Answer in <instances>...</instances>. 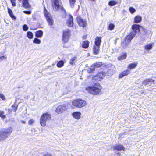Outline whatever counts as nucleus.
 <instances>
[{
    "mask_svg": "<svg viewBox=\"0 0 156 156\" xmlns=\"http://www.w3.org/2000/svg\"><path fill=\"white\" fill-rule=\"evenodd\" d=\"M67 24L69 27H72L73 26V18L72 15L69 14V19L67 22Z\"/></svg>",
    "mask_w": 156,
    "mask_h": 156,
    "instance_id": "nucleus-15",
    "label": "nucleus"
},
{
    "mask_svg": "<svg viewBox=\"0 0 156 156\" xmlns=\"http://www.w3.org/2000/svg\"><path fill=\"white\" fill-rule=\"evenodd\" d=\"M130 71L129 69L124 71L120 73L119 75V78H121L124 77L125 76H127L130 73Z\"/></svg>",
    "mask_w": 156,
    "mask_h": 156,
    "instance_id": "nucleus-14",
    "label": "nucleus"
},
{
    "mask_svg": "<svg viewBox=\"0 0 156 156\" xmlns=\"http://www.w3.org/2000/svg\"><path fill=\"white\" fill-rule=\"evenodd\" d=\"M129 10L131 14L134 13L136 12V9L133 7H130L129 8Z\"/></svg>",
    "mask_w": 156,
    "mask_h": 156,
    "instance_id": "nucleus-38",
    "label": "nucleus"
},
{
    "mask_svg": "<svg viewBox=\"0 0 156 156\" xmlns=\"http://www.w3.org/2000/svg\"><path fill=\"white\" fill-rule=\"evenodd\" d=\"M51 118L50 114L47 113L43 114L40 118V122L42 126H46V122L47 121L50 119Z\"/></svg>",
    "mask_w": 156,
    "mask_h": 156,
    "instance_id": "nucleus-4",
    "label": "nucleus"
},
{
    "mask_svg": "<svg viewBox=\"0 0 156 156\" xmlns=\"http://www.w3.org/2000/svg\"><path fill=\"white\" fill-rule=\"evenodd\" d=\"M64 62L63 60H60L58 62L57 64V66L59 68H61L64 66Z\"/></svg>",
    "mask_w": 156,
    "mask_h": 156,
    "instance_id": "nucleus-34",
    "label": "nucleus"
},
{
    "mask_svg": "<svg viewBox=\"0 0 156 156\" xmlns=\"http://www.w3.org/2000/svg\"><path fill=\"white\" fill-rule=\"evenodd\" d=\"M0 98L3 101L5 100V98L4 95L1 93H0Z\"/></svg>",
    "mask_w": 156,
    "mask_h": 156,
    "instance_id": "nucleus-44",
    "label": "nucleus"
},
{
    "mask_svg": "<svg viewBox=\"0 0 156 156\" xmlns=\"http://www.w3.org/2000/svg\"><path fill=\"white\" fill-rule=\"evenodd\" d=\"M22 122L24 123H25V121H23Z\"/></svg>",
    "mask_w": 156,
    "mask_h": 156,
    "instance_id": "nucleus-52",
    "label": "nucleus"
},
{
    "mask_svg": "<svg viewBox=\"0 0 156 156\" xmlns=\"http://www.w3.org/2000/svg\"><path fill=\"white\" fill-rule=\"evenodd\" d=\"M118 3V2L115 0H110L108 3L109 5L112 6L116 5Z\"/></svg>",
    "mask_w": 156,
    "mask_h": 156,
    "instance_id": "nucleus-27",
    "label": "nucleus"
},
{
    "mask_svg": "<svg viewBox=\"0 0 156 156\" xmlns=\"http://www.w3.org/2000/svg\"><path fill=\"white\" fill-rule=\"evenodd\" d=\"M105 75H106V73L105 72H100L96 76L93 77L92 80L93 81L95 80V81H101V80L102 79Z\"/></svg>",
    "mask_w": 156,
    "mask_h": 156,
    "instance_id": "nucleus-8",
    "label": "nucleus"
},
{
    "mask_svg": "<svg viewBox=\"0 0 156 156\" xmlns=\"http://www.w3.org/2000/svg\"><path fill=\"white\" fill-rule=\"evenodd\" d=\"M117 154H120V153H117Z\"/></svg>",
    "mask_w": 156,
    "mask_h": 156,
    "instance_id": "nucleus-54",
    "label": "nucleus"
},
{
    "mask_svg": "<svg viewBox=\"0 0 156 156\" xmlns=\"http://www.w3.org/2000/svg\"><path fill=\"white\" fill-rule=\"evenodd\" d=\"M81 113L79 112H74L72 114L73 117L77 119H79L80 118Z\"/></svg>",
    "mask_w": 156,
    "mask_h": 156,
    "instance_id": "nucleus-19",
    "label": "nucleus"
},
{
    "mask_svg": "<svg viewBox=\"0 0 156 156\" xmlns=\"http://www.w3.org/2000/svg\"><path fill=\"white\" fill-rule=\"evenodd\" d=\"M23 12L26 14H30L31 13V11L30 10H29L28 11H24Z\"/></svg>",
    "mask_w": 156,
    "mask_h": 156,
    "instance_id": "nucleus-43",
    "label": "nucleus"
},
{
    "mask_svg": "<svg viewBox=\"0 0 156 156\" xmlns=\"http://www.w3.org/2000/svg\"><path fill=\"white\" fill-rule=\"evenodd\" d=\"M95 69L94 66L92 65L88 69L87 71L89 73H93L95 71Z\"/></svg>",
    "mask_w": 156,
    "mask_h": 156,
    "instance_id": "nucleus-28",
    "label": "nucleus"
},
{
    "mask_svg": "<svg viewBox=\"0 0 156 156\" xmlns=\"http://www.w3.org/2000/svg\"><path fill=\"white\" fill-rule=\"evenodd\" d=\"M89 42L87 41H84L83 42L82 46L84 48L86 49L89 46Z\"/></svg>",
    "mask_w": 156,
    "mask_h": 156,
    "instance_id": "nucleus-24",
    "label": "nucleus"
},
{
    "mask_svg": "<svg viewBox=\"0 0 156 156\" xmlns=\"http://www.w3.org/2000/svg\"><path fill=\"white\" fill-rule=\"evenodd\" d=\"M28 0H23L22 4L23 7L27 8H30L31 5L29 3Z\"/></svg>",
    "mask_w": 156,
    "mask_h": 156,
    "instance_id": "nucleus-18",
    "label": "nucleus"
},
{
    "mask_svg": "<svg viewBox=\"0 0 156 156\" xmlns=\"http://www.w3.org/2000/svg\"><path fill=\"white\" fill-rule=\"evenodd\" d=\"M52 5L55 11H58L60 7L59 2L60 0H51Z\"/></svg>",
    "mask_w": 156,
    "mask_h": 156,
    "instance_id": "nucleus-9",
    "label": "nucleus"
},
{
    "mask_svg": "<svg viewBox=\"0 0 156 156\" xmlns=\"http://www.w3.org/2000/svg\"><path fill=\"white\" fill-rule=\"evenodd\" d=\"M18 107V105L16 104V103H15L14 104H13L12 106V108L13 110H14V112L15 113H16V111Z\"/></svg>",
    "mask_w": 156,
    "mask_h": 156,
    "instance_id": "nucleus-36",
    "label": "nucleus"
},
{
    "mask_svg": "<svg viewBox=\"0 0 156 156\" xmlns=\"http://www.w3.org/2000/svg\"><path fill=\"white\" fill-rule=\"evenodd\" d=\"M129 42L126 40H124L123 41H122L121 43V45L124 48H125L126 47L128 43Z\"/></svg>",
    "mask_w": 156,
    "mask_h": 156,
    "instance_id": "nucleus-25",
    "label": "nucleus"
},
{
    "mask_svg": "<svg viewBox=\"0 0 156 156\" xmlns=\"http://www.w3.org/2000/svg\"><path fill=\"white\" fill-rule=\"evenodd\" d=\"M114 73V71L112 69H109L107 72L106 75L108 76H110L113 75Z\"/></svg>",
    "mask_w": 156,
    "mask_h": 156,
    "instance_id": "nucleus-29",
    "label": "nucleus"
},
{
    "mask_svg": "<svg viewBox=\"0 0 156 156\" xmlns=\"http://www.w3.org/2000/svg\"><path fill=\"white\" fill-rule=\"evenodd\" d=\"M27 37L29 39H32L33 38V34L31 31H28L27 32Z\"/></svg>",
    "mask_w": 156,
    "mask_h": 156,
    "instance_id": "nucleus-31",
    "label": "nucleus"
},
{
    "mask_svg": "<svg viewBox=\"0 0 156 156\" xmlns=\"http://www.w3.org/2000/svg\"><path fill=\"white\" fill-rule=\"evenodd\" d=\"M100 46L94 45L93 46V51L94 54L97 55L99 53Z\"/></svg>",
    "mask_w": 156,
    "mask_h": 156,
    "instance_id": "nucleus-21",
    "label": "nucleus"
},
{
    "mask_svg": "<svg viewBox=\"0 0 156 156\" xmlns=\"http://www.w3.org/2000/svg\"><path fill=\"white\" fill-rule=\"evenodd\" d=\"M44 14L45 17L48 22V25L52 26L53 24V20L52 17L50 13L46 9L45 7H44Z\"/></svg>",
    "mask_w": 156,
    "mask_h": 156,
    "instance_id": "nucleus-5",
    "label": "nucleus"
},
{
    "mask_svg": "<svg viewBox=\"0 0 156 156\" xmlns=\"http://www.w3.org/2000/svg\"><path fill=\"white\" fill-rule=\"evenodd\" d=\"M33 43L36 44H39L41 43V40L38 38V37L35 38L33 41Z\"/></svg>",
    "mask_w": 156,
    "mask_h": 156,
    "instance_id": "nucleus-33",
    "label": "nucleus"
},
{
    "mask_svg": "<svg viewBox=\"0 0 156 156\" xmlns=\"http://www.w3.org/2000/svg\"><path fill=\"white\" fill-rule=\"evenodd\" d=\"M73 105L77 107H83L86 105V102L82 99H77L73 100L72 102Z\"/></svg>",
    "mask_w": 156,
    "mask_h": 156,
    "instance_id": "nucleus-7",
    "label": "nucleus"
},
{
    "mask_svg": "<svg viewBox=\"0 0 156 156\" xmlns=\"http://www.w3.org/2000/svg\"><path fill=\"white\" fill-rule=\"evenodd\" d=\"M62 40L63 43H67L69 41L71 35L69 30L66 29L63 30Z\"/></svg>",
    "mask_w": 156,
    "mask_h": 156,
    "instance_id": "nucleus-6",
    "label": "nucleus"
},
{
    "mask_svg": "<svg viewBox=\"0 0 156 156\" xmlns=\"http://www.w3.org/2000/svg\"><path fill=\"white\" fill-rule=\"evenodd\" d=\"M101 86L98 83H95L93 86L88 87L86 90L90 94L94 95L99 94L101 90Z\"/></svg>",
    "mask_w": 156,
    "mask_h": 156,
    "instance_id": "nucleus-2",
    "label": "nucleus"
},
{
    "mask_svg": "<svg viewBox=\"0 0 156 156\" xmlns=\"http://www.w3.org/2000/svg\"><path fill=\"white\" fill-rule=\"evenodd\" d=\"M69 2L70 6L71 8H73L74 7L75 4L76 0H69Z\"/></svg>",
    "mask_w": 156,
    "mask_h": 156,
    "instance_id": "nucleus-32",
    "label": "nucleus"
},
{
    "mask_svg": "<svg viewBox=\"0 0 156 156\" xmlns=\"http://www.w3.org/2000/svg\"><path fill=\"white\" fill-rule=\"evenodd\" d=\"M115 27V25L112 23H110L108 26V29L110 30H112L114 29Z\"/></svg>",
    "mask_w": 156,
    "mask_h": 156,
    "instance_id": "nucleus-35",
    "label": "nucleus"
},
{
    "mask_svg": "<svg viewBox=\"0 0 156 156\" xmlns=\"http://www.w3.org/2000/svg\"><path fill=\"white\" fill-rule=\"evenodd\" d=\"M76 59V57H74L70 59V61L69 62L70 64L72 65H73L74 64V62Z\"/></svg>",
    "mask_w": 156,
    "mask_h": 156,
    "instance_id": "nucleus-37",
    "label": "nucleus"
},
{
    "mask_svg": "<svg viewBox=\"0 0 156 156\" xmlns=\"http://www.w3.org/2000/svg\"><path fill=\"white\" fill-rule=\"evenodd\" d=\"M8 112H9V113H11L12 111V110L10 108H9L8 110Z\"/></svg>",
    "mask_w": 156,
    "mask_h": 156,
    "instance_id": "nucleus-50",
    "label": "nucleus"
},
{
    "mask_svg": "<svg viewBox=\"0 0 156 156\" xmlns=\"http://www.w3.org/2000/svg\"><path fill=\"white\" fill-rule=\"evenodd\" d=\"M60 9L61 11H63L64 12V13L65 14V15H66V10L64 8L60 5Z\"/></svg>",
    "mask_w": 156,
    "mask_h": 156,
    "instance_id": "nucleus-46",
    "label": "nucleus"
},
{
    "mask_svg": "<svg viewBox=\"0 0 156 156\" xmlns=\"http://www.w3.org/2000/svg\"><path fill=\"white\" fill-rule=\"evenodd\" d=\"M43 32L42 30H39L35 33V36L38 38H41L43 35Z\"/></svg>",
    "mask_w": 156,
    "mask_h": 156,
    "instance_id": "nucleus-22",
    "label": "nucleus"
},
{
    "mask_svg": "<svg viewBox=\"0 0 156 156\" xmlns=\"http://www.w3.org/2000/svg\"><path fill=\"white\" fill-rule=\"evenodd\" d=\"M12 129L10 127L7 129H5L3 131L0 132V141L6 139L8 136L12 133Z\"/></svg>",
    "mask_w": 156,
    "mask_h": 156,
    "instance_id": "nucleus-3",
    "label": "nucleus"
},
{
    "mask_svg": "<svg viewBox=\"0 0 156 156\" xmlns=\"http://www.w3.org/2000/svg\"><path fill=\"white\" fill-rule=\"evenodd\" d=\"M140 25L139 24H133L132 26V28L133 31L131 32L127 36L125 40H126L129 42H130L131 41L135 36L136 35L140 32Z\"/></svg>",
    "mask_w": 156,
    "mask_h": 156,
    "instance_id": "nucleus-1",
    "label": "nucleus"
},
{
    "mask_svg": "<svg viewBox=\"0 0 156 156\" xmlns=\"http://www.w3.org/2000/svg\"><path fill=\"white\" fill-rule=\"evenodd\" d=\"M76 20L78 25L83 28L85 27L87 25L86 20L83 19L80 16L77 17Z\"/></svg>",
    "mask_w": 156,
    "mask_h": 156,
    "instance_id": "nucleus-11",
    "label": "nucleus"
},
{
    "mask_svg": "<svg viewBox=\"0 0 156 156\" xmlns=\"http://www.w3.org/2000/svg\"><path fill=\"white\" fill-rule=\"evenodd\" d=\"M140 40L142 41L140 43V44H142L143 41L145 40V38L144 36L142 35L141 36Z\"/></svg>",
    "mask_w": 156,
    "mask_h": 156,
    "instance_id": "nucleus-41",
    "label": "nucleus"
},
{
    "mask_svg": "<svg viewBox=\"0 0 156 156\" xmlns=\"http://www.w3.org/2000/svg\"><path fill=\"white\" fill-rule=\"evenodd\" d=\"M93 66H94L95 69L97 67H100L101 66V65L99 64L98 63L94 64L93 65Z\"/></svg>",
    "mask_w": 156,
    "mask_h": 156,
    "instance_id": "nucleus-45",
    "label": "nucleus"
},
{
    "mask_svg": "<svg viewBox=\"0 0 156 156\" xmlns=\"http://www.w3.org/2000/svg\"><path fill=\"white\" fill-rule=\"evenodd\" d=\"M6 57L4 56H1L0 57V62H1L4 59H6Z\"/></svg>",
    "mask_w": 156,
    "mask_h": 156,
    "instance_id": "nucleus-47",
    "label": "nucleus"
},
{
    "mask_svg": "<svg viewBox=\"0 0 156 156\" xmlns=\"http://www.w3.org/2000/svg\"><path fill=\"white\" fill-rule=\"evenodd\" d=\"M43 156H52L51 155L49 154H44Z\"/></svg>",
    "mask_w": 156,
    "mask_h": 156,
    "instance_id": "nucleus-51",
    "label": "nucleus"
},
{
    "mask_svg": "<svg viewBox=\"0 0 156 156\" xmlns=\"http://www.w3.org/2000/svg\"><path fill=\"white\" fill-rule=\"evenodd\" d=\"M153 47V45L152 43H150L149 44H147L145 45L144 48L145 49L149 51Z\"/></svg>",
    "mask_w": 156,
    "mask_h": 156,
    "instance_id": "nucleus-26",
    "label": "nucleus"
},
{
    "mask_svg": "<svg viewBox=\"0 0 156 156\" xmlns=\"http://www.w3.org/2000/svg\"><path fill=\"white\" fill-rule=\"evenodd\" d=\"M126 133L125 132L123 133H120L119 135V137H121L122 135H126Z\"/></svg>",
    "mask_w": 156,
    "mask_h": 156,
    "instance_id": "nucleus-49",
    "label": "nucleus"
},
{
    "mask_svg": "<svg viewBox=\"0 0 156 156\" xmlns=\"http://www.w3.org/2000/svg\"><path fill=\"white\" fill-rule=\"evenodd\" d=\"M137 64V62H135L129 64L128 65V69L130 70L131 69L135 68L136 67Z\"/></svg>",
    "mask_w": 156,
    "mask_h": 156,
    "instance_id": "nucleus-23",
    "label": "nucleus"
},
{
    "mask_svg": "<svg viewBox=\"0 0 156 156\" xmlns=\"http://www.w3.org/2000/svg\"><path fill=\"white\" fill-rule=\"evenodd\" d=\"M67 109L66 106L65 104H62L58 106L56 108L55 111L58 114L62 113Z\"/></svg>",
    "mask_w": 156,
    "mask_h": 156,
    "instance_id": "nucleus-10",
    "label": "nucleus"
},
{
    "mask_svg": "<svg viewBox=\"0 0 156 156\" xmlns=\"http://www.w3.org/2000/svg\"><path fill=\"white\" fill-rule=\"evenodd\" d=\"M34 122V121L33 119L30 120L28 121V123L29 125H31Z\"/></svg>",
    "mask_w": 156,
    "mask_h": 156,
    "instance_id": "nucleus-48",
    "label": "nucleus"
},
{
    "mask_svg": "<svg viewBox=\"0 0 156 156\" xmlns=\"http://www.w3.org/2000/svg\"><path fill=\"white\" fill-rule=\"evenodd\" d=\"M8 13L10 17L14 20L16 19V17L13 14L12 10L9 8H7Z\"/></svg>",
    "mask_w": 156,
    "mask_h": 156,
    "instance_id": "nucleus-16",
    "label": "nucleus"
},
{
    "mask_svg": "<svg viewBox=\"0 0 156 156\" xmlns=\"http://www.w3.org/2000/svg\"><path fill=\"white\" fill-rule=\"evenodd\" d=\"M142 17L139 15L136 16L134 18V22L137 23H140L142 21Z\"/></svg>",
    "mask_w": 156,
    "mask_h": 156,
    "instance_id": "nucleus-20",
    "label": "nucleus"
},
{
    "mask_svg": "<svg viewBox=\"0 0 156 156\" xmlns=\"http://www.w3.org/2000/svg\"><path fill=\"white\" fill-rule=\"evenodd\" d=\"M12 6L15 7L16 6L15 2L16 0H10Z\"/></svg>",
    "mask_w": 156,
    "mask_h": 156,
    "instance_id": "nucleus-42",
    "label": "nucleus"
},
{
    "mask_svg": "<svg viewBox=\"0 0 156 156\" xmlns=\"http://www.w3.org/2000/svg\"><path fill=\"white\" fill-rule=\"evenodd\" d=\"M113 149L115 150H117L118 151H120L122 150L124 151L125 150V147L122 144H116L113 147Z\"/></svg>",
    "mask_w": 156,
    "mask_h": 156,
    "instance_id": "nucleus-12",
    "label": "nucleus"
},
{
    "mask_svg": "<svg viewBox=\"0 0 156 156\" xmlns=\"http://www.w3.org/2000/svg\"><path fill=\"white\" fill-rule=\"evenodd\" d=\"M18 1H19L20 2H21L22 0H18Z\"/></svg>",
    "mask_w": 156,
    "mask_h": 156,
    "instance_id": "nucleus-53",
    "label": "nucleus"
},
{
    "mask_svg": "<svg viewBox=\"0 0 156 156\" xmlns=\"http://www.w3.org/2000/svg\"><path fill=\"white\" fill-rule=\"evenodd\" d=\"M154 80L152 79H147L144 80V81H143L142 84L145 85V86L147 85L151 86L152 84V83L154 82Z\"/></svg>",
    "mask_w": 156,
    "mask_h": 156,
    "instance_id": "nucleus-13",
    "label": "nucleus"
},
{
    "mask_svg": "<svg viewBox=\"0 0 156 156\" xmlns=\"http://www.w3.org/2000/svg\"><path fill=\"white\" fill-rule=\"evenodd\" d=\"M127 57V54L126 53H124L121 55L120 56L118 57V59L119 60H123L125 59Z\"/></svg>",
    "mask_w": 156,
    "mask_h": 156,
    "instance_id": "nucleus-30",
    "label": "nucleus"
},
{
    "mask_svg": "<svg viewBox=\"0 0 156 156\" xmlns=\"http://www.w3.org/2000/svg\"><path fill=\"white\" fill-rule=\"evenodd\" d=\"M101 37H97L95 39V45L100 46L101 43Z\"/></svg>",
    "mask_w": 156,
    "mask_h": 156,
    "instance_id": "nucleus-17",
    "label": "nucleus"
},
{
    "mask_svg": "<svg viewBox=\"0 0 156 156\" xmlns=\"http://www.w3.org/2000/svg\"><path fill=\"white\" fill-rule=\"evenodd\" d=\"M23 30L24 31H27L28 29V27L27 24H24L23 26Z\"/></svg>",
    "mask_w": 156,
    "mask_h": 156,
    "instance_id": "nucleus-40",
    "label": "nucleus"
},
{
    "mask_svg": "<svg viewBox=\"0 0 156 156\" xmlns=\"http://www.w3.org/2000/svg\"><path fill=\"white\" fill-rule=\"evenodd\" d=\"M4 114V111H0V117H1L3 119H4L6 117L5 115Z\"/></svg>",
    "mask_w": 156,
    "mask_h": 156,
    "instance_id": "nucleus-39",
    "label": "nucleus"
}]
</instances>
